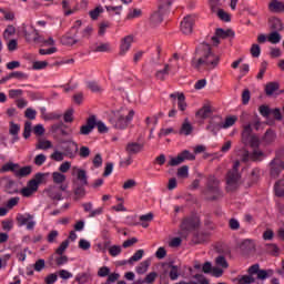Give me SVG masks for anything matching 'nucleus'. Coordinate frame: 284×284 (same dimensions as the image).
Instances as JSON below:
<instances>
[{
    "instance_id": "20e7f679",
    "label": "nucleus",
    "mask_w": 284,
    "mask_h": 284,
    "mask_svg": "<svg viewBox=\"0 0 284 284\" xmlns=\"http://www.w3.org/2000/svg\"><path fill=\"white\" fill-rule=\"evenodd\" d=\"M73 175L77 174V179L78 181H80L81 184H78L74 189H73V194H74V201H79L81 199H84L85 196V187L89 185L88 182V172L83 169H79L78 166H73Z\"/></svg>"
},
{
    "instance_id": "a18cd8bd",
    "label": "nucleus",
    "mask_w": 284,
    "mask_h": 284,
    "mask_svg": "<svg viewBox=\"0 0 284 284\" xmlns=\"http://www.w3.org/2000/svg\"><path fill=\"white\" fill-rule=\"evenodd\" d=\"M150 267V261H143L142 263H140L139 266H136L135 272L138 274H145V272H148V268Z\"/></svg>"
},
{
    "instance_id": "5fc2aeb1",
    "label": "nucleus",
    "mask_w": 284,
    "mask_h": 284,
    "mask_svg": "<svg viewBox=\"0 0 284 284\" xmlns=\"http://www.w3.org/2000/svg\"><path fill=\"white\" fill-rule=\"evenodd\" d=\"M31 134H32V122L26 121L24 122L23 138L24 139H30Z\"/></svg>"
},
{
    "instance_id": "de8ad7c7",
    "label": "nucleus",
    "mask_w": 284,
    "mask_h": 284,
    "mask_svg": "<svg viewBox=\"0 0 284 284\" xmlns=\"http://www.w3.org/2000/svg\"><path fill=\"white\" fill-rule=\"evenodd\" d=\"M255 282H256V280L254 278V275H252V274L243 275L239 278V284H252Z\"/></svg>"
},
{
    "instance_id": "4be33fe9",
    "label": "nucleus",
    "mask_w": 284,
    "mask_h": 284,
    "mask_svg": "<svg viewBox=\"0 0 284 284\" xmlns=\"http://www.w3.org/2000/svg\"><path fill=\"white\" fill-rule=\"evenodd\" d=\"M47 194L49 199H52V201H61L63 199V194L61 193L59 186H50L47 190Z\"/></svg>"
},
{
    "instance_id": "864d4df0",
    "label": "nucleus",
    "mask_w": 284,
    "mask_h": 284,
    "mask_svg": "<svg viewBox=\"0 0 284 284\" xmlns=\"http://www.w3.org/2000/svg\"><path fill=\"white\" fill-rule=\"evenodd\" d=\"M216 14H217L219 19H221V21H225L226 23L232 21L230 13L225 12L223 9H219Z\"/></svg>"
},
{
    "instance_id": "e433bc0d",
    "label": "nucleus",
    "mask_w": 284,
    "mask_h": 284,
    "mask_svg": "<svg viewBox=\"0 0 284 284\" xmlns=\"http://www.w3.org/2000/svg\"><path fill=\"white\" fill-rule=\"evenodd\" d=\"M17 168H19V164L9 162L1 166L0 172H17Z\"/></svg>"
},
{
    "instance_id": "c03bdc74",
    "label": "nucleus",
    "mask_w": 284,
    "mask_h": 284,
    "mask_svg": "<svg viewBox=\"0 0 284 284\" xmlns=\"http://www.w3.org/2000/svg\"><path fill=\"white\" fill-rule=\"evenodd\" d=\"M52 179H53V183H55L57 185H61V183H64L65 181V175L60 172H53Z\"/></svg>"
},
{
    "instance_id": "6e6552de",
    "label": "nucleus",
    "mask_w": 284,
    "mask_h": 284,
    "mask_svg": "<svg viewBox=\"0 0 284 284\" xmlns=\"http://www.w3.org/2000/svg\"><path fill=\"white\" fill-rule=\"evenodd\" d=\"M16 220L19 227H23V225H26L27 230H34V226L37 225V222L34 221V215L30 213H19Z\"/></svg>"
},
{
    "instance_id": "2eb2a0df",
    "label": "nucleus",
    "mask_w": 284,
    "mask_h": 284,
    "mask_svg": "<svg viewBox=\"0 0 284 284\" xmlns=\"http://www.w3.org/2000/svg\"><path fill=\"white\" fill-rule=\"evenodd\" d=\"M247 273L251 275L256 274L258 281H265L270 275L267 274V271L261 270V265L258 264H253L252 266L248 267Z\"/></svg>"
},
{
    "instance_id": "0eeeda50",
    "label": "nucleus",
    "mask_w": 284,
    "mask_h": 284,
    "mask_svg": "<svg viewBox=\"0 0 284 284\" xmlns=\"http://www.w3.org/2000/svg\"><path fill=\"white\" fill-rule=\"evenodd\" d=\"M196 155H194L192 152L189 150L182 151L178 156L171 158L169 161V165L171 168H176V165H181V163H184L185 161H195Z\"/></svg>"
},
{
    "instance_id": "3c124183",
    "label": "nucleus",
    "mask_w": 284,
    "mask_h": 284,
    "mask_svg": "<svg viewBox=\"0 0 284 284\" xmlns=\"http://www.w3.org/2000/svg\"><path fill=\"white\" fill-rule=\"evenodd\" d=\"M33 34H34V37H33L32 41L34 43H38L39 45H44L45 38H43V36H41V34H39V31L37 29H33Z\"/></svg>"
},
{
    "instance_id": "49530a36",
    "label": "nucleus",
    "mask_w": 284,
    "mask_h": 284,
    "mask_svg": "<svg viewBox=\"0 0 284 284\" xmlns=\"http://www.w3.org/2000/svg\"><path fill=\"white\" fill-rule=\"evenodd\" d=\"M236 121H239V118L236 115L227 116L223 122L224 130H227V128H232V125H234Z\"/></svg>"
},
{
    "instance_id": "f257e3e1",
    "label": "nucleus",
    "mask_w": 284,
    "mask_h": 284,
    "mask_svg": "<svg viewBox=\"0 0 284 284\" xmlns=\"http://www.w3.org/2000/svg\"><path fill=\"white\" fill-rule=\"evenodd\" d=\"M221 58L212 52V47L209 43H202L195 49L191 64L194 70H214L219 65Z\"/></svg>"
},
{
    "instance_id": "f03ea898",
    "label": "nucleus",
    "mask_w": 284,
    "mask_h": 284,
    "mask_svg": "<svg viewBox=\"0 0 284 284\" xmlns=\"http://www.w3.org/2000/svg\"><path fill=\"white\" fill-rule=\"evenodd\" d=\"M134 114V110L132 109H120L111 113L109 122L113 128H115V130H125V128L132 123Z\"/></svg>"
},
{
    "instance_id": "f3484780",
    "label": "nucleus",
    "mask_w": 284,
    "mask_h": 284,
    "mask_svg": "<svg viewBox=\"0 0 284 284\" xmlns=\"http://www.w3.org/2000/svg\"><path fill=\"white\" fill-rule=\"evenodd\" d=\"M132 43H134V37L132 36H126L122 39L120 45V57H124V54L128 53L130 48H132Z\"/></svg>"
},
{
    "instance_id": "aec40b11",
    "label": "nucleus",
    "mask_w": 284,
    "mask_h": 284,
    "mask_svg": "<svg viewBox=\"0 0 284 284\" xmlns=\"http://www.w3.org/2000/svg\"><path fill=\"white\" fill-rule=\"evenodd\" d=\"M172 65L170 63H165L162 70H158L155 72V79L158 81H165L170 75Z\"/></svg>"
},
{
    "instance_id": "7c9ffc66",
    "label": "nucleus",
    "mask_w": 284,
    "mask_h": 284,
    "mask_svg": "<svg viewBox=\"0 0 284 284\" xmlns=\"http://www.w3.org/2000/svg\"><path fill=\"white\" fill-rule=\"evenodd\" d=\"M173 2L174 0H160L158 10L168 14L170 12V8H172Z\"/></svg>"
},
{
    "instance_id": "ea45409f",
    "label": "nucleus",
    "mask_w": 284,
    "mask_h": 284,
    "mask_svg": "<svg viewBox=\"0 0 284 284\" xmlns=\"http://www.w3.org/2000/svg\"><path fill=\"white\" fill-rule=\"evenodd\" d=\"M91 52H110V43H100L91 47Z\"/></svg>"
},
{
    "instance_id": "603ef678",
    "label": "nucleus",
    "mask_w": 284,
    "mask_h": 284,
    "mask_svg": "<svg viewBox=\"0 0 284 284\" xmlns=\"http://www.w3.org/2000/svg\"><path fill=\"white\" fill-rule=\"evenodd\" d=\"M258 112L262 116H264V119H267L270 118V115L272 114V109H270V106L265 105V104H262L260 108H258Z\"/></svg>"
},
{
    "instance_id": "473e14b6",
    "label": "nucleus",
    "mask_w": 284,
    "mask_h": 284,
    "mask_svg": "<svg viewBox=\"0 0 284 284\" xmlns=\"http://www.w3.org/2000/svg\"><path fill=\"white\" fill-rule=\"evenodd\" d=\"M210 114H212V109L205 105L195 113V116H197V119H209Z\"/></svg>"
},
{
    "instance_id": "9d476101",
    "label": "nucleus",
    "mask_w": 284,
    "mask_h": 284,
    "mask_svg": "<svg viewBox=\"0 0 284 284\" xmlns=\"http://www.w3.org/2000/svg\"><path fill=\"white\" fill-rule=\"evenodd\" d=\"M199 227H201V219L197 216L186 217L181 224L183 232H192V230H199Z\"/></svg>"
},
{
    "instance_id": "09e8293b",
    "label": "nucleus",
    "mask_w": 284,
    "mask_h": 284,
    "mask_svg": "<svg viewBox=\"0 0 284 284\" xmlns=\"http://www.w3.org/2000/svg\"><path fill=\"white\" fill-rule=\"evenodd\" d=\"M1 225L4 232H10L14 227V221L12 219L3 220Z\"/></svg>"
},
{
    "instance_id": "58836bf2",
    "label": "nucleus",
    "mask_w": 284,
    "mask_h": 284,
    "mask_svg": "<svg viewBox=\"0 0 284 284\" xmlns=\"http://www.w3.org/2000/svg\"><path fill=\"white\" fill-rule=\"evenodd\" d=\"M215 265H217V267H222L223 270H227L230 267L227 260L223 255H219L215 258Z\"/></svg>"
},
{
    "instance_id": "b1692460",
    "label": "nucleus",
    "mask_w": 284,
    "mask_h": 284,
    "mask_svg": "<svg viewBox=\"0 0 284 284\" xmlns=\"http://www.w3.org/2000/svg\"><path fill=\"white\" fill-rule=\"evenodd\" d=\"M266 158L267 154H265V152H263V150L261 149H253V151L251 152V161H253L254 163H261V161Z\"/></svg>"
},
{
    "instance_id": "4468645a",
    "label": "nucleus",
    "mask_w": 284,
    "mask_h": 284,
    "mask_svg": "<svg viewBox=\"0 0 284 284\" xmlns=\"http://www.w3.org/2000/svg\"><path fill=\"white\" fill-rule=\"evenodd\" d=\"M181 32L183 34H192V30H194V17L186 16L180 24Z\"/></svg>"
},
{
    "instance_id": "c9c22d12",
    "label": "nucleus",
    "mask_w": 284,
    "mask_h": 284,
    "mask_svg": "<svg viewBox=\"0 0 284 284\" xmlns=\"http://www.w3.org/2000/svg\"><path fill=\"white\" fill-rule=\"evenodd\" d=\"M178 108L181 112L187 110V102H185V94H178Z\"/></svg>"
},
{
    "instance_id": "a19ab883",
    "label": "nucleus",
    "mask_w": 284,
    "mask_h": 284,
    "mask_svg": "<svg viewBox=\"0 0 284 284\" xmlns=\"http://www.w3.org/2000/svg\"><path fill=\"white\" fill-rule=\"evenodd\" d=\"M52 148V142L50 140H40L36 145V150H50Z\"/></svg>"
},
{
    "instance_id": "72a5a7b5",
    "label": "nucleus",
    "mask_w": 284,
    "mask_h": 284,
    "mask_svg": "<svg viewBox=\"0 0 284 284\" xmlns=\"http://www.w3.org/2000/svg\"><path fill=\"white\" fill-rule=\"evenodd\" d=\"M14 34H17V28H14L12 24H9L3 31L4 41L10 40V37H14Z\"/></svg>"
},
{
    "instance_id": "4d7b16f0",
    "label": "nucleus",
    "mask_w": 284,
    "mask_h": 284,
    "mask_svg": "<svg viewBox=\"0 0 284 284\" xmlns=\"http://www.w3.org/2000/svg\"><path fill=\"white\" fill-rule=\"evenodd\" d=\"M45 161H48V158L45 156V154L40 153L38 155H36L34 158V165H38L39 168H41V165H43V163H45Z\"/></svg>"
},
{
    "instance_id": "5701e85b",
    "label": "nucleus",
    "mask_w": 284,
    "mask_h": 284,
    "mask_svg": "<svg viewBox=\"0 0 284 284\" xmlns=\"http://www.w3.org/2000/svg\"><path fill=\"white\" fill-rule=\"evenodd\" d=\"M194 132V126H192V123H190V120L186 118L184 119V122L181 125L179 134H183L184 136H190Z\"/></svg>"
},
{
    "instance_id": "412c9836",
    "label": "nucleus",
    "mask_w": 284,
    "mask_h": 284,
    "mask_svg": "<svg viewBox=\"0 0 284 284\" xmlns=\"http://www.w3.org/2000/svg\"><path fill=\"white\" fill-rule=\"evenodd\" d=\"M268 10L270 12H273V14H281L284 12V1H271L268 3Z\"/></svg>"
},
{
    "instance_id": "c756f323",
    "label": "nucleus",
    "mask_w": 284,
    "mask_h": 284,
    "mask_svg": "<svg viewBox=\"0 0 284 284\" xmlns=\"http://www.w3.org/2000/svg\"><path fill=\"white\" fill-rule=\"evenodd\" d=\"M266 253L270 254L271 256H278L281 254V248L278 245L274 243H268L265 245Z\"/></svg>"
},
{
    "instance_id": "bb28decb",
    "label": "nucleus",
    "mask_w": 284,
    "mask_h": 284,
    "mask_svg": "<svg viewBox=\"0 0 284 284\" xmlns=\"http://www.w3.org/2000/svg\"><path fill=\"white\" fill-rule=\"evenodd\" d=\"M30 174H32V166L30 165L22 166L21 169L14 171V176L18 179L30 176Z\"/></svg>"
},
{
    "instance_id": "1a4fd4ad",
    "label": "nucleus",
    "mask_w": 284,
    "mask_h": 284,
    "mask_svg": "<svg viewBox=\"0 0 284 284\" xmlns=\"http://www.w3.org/2000/svg\"><path fill=\"white\" fill-rule=\"evenodd\" d=\"M67 144L63 146L64 156L67 159H77L79 155V143L74 140H68Z\"/></svg>"
},
{
    "instance_id": "2f4dec72",
    "label": "nucleus",
    "mask_w": 284,
    "mask_h": 284,
    "mask_svg": "<svg viewBox=\"0 0 284 284\" xmlns=\"http://www.w3.org/2000/svg\"><path fill=\"white\" fill-rule=\"evenodd\" d=\"M278 88H281V84H278V82H268L265 87L266 95L272 97L274 92H277Z\"/></svg>"
},
{
    "instance_id": "0e129e2a",
    "label": "nucleus",
    "mask_w": 284,
    "mask_h": 284,
    "mask_svg": "<svg viewBox=\"0 0 284 284\" xmlns=\"http://www.w3.org/2000/svg\"><path fill=\"white\" fill-rule=\"evenodd\" d=\"M251 54L254 59H258L261 57V45L252 44Z\"/></svg>"
},
{
    "instance_id": "052dcab7",
    "label": "nucleus",
    "mask_w": 284,
    "mask_h": 284,
    "mask_svg": "<svg viewBox=\"0 0 284 284\" xmlns=\"http://www.w3.org/2000/svg\"><path fill=\"white\" fill-rule=\"evenodd\" d=\"M50 159H51L52 161L61 162V161H63V159H65V154H64V152H61V151H54V152L50 155Z\"/></svg>"
},
{
    "instance_id": "423d86ee",
    "label": "nucleus",
    "mask_w": 284,
    "mask_h": 284,
    "mask_svg": "<svg viewBox=\"0 0 284 284\" xmlns=\"http://www.w3.org/2000/svg\"><path fill=\"white\" fill-rule=\"evenodd\" d=\"M242 143L250 145L253 150L261 148V138L256 134H252V124H245L242 130Z\"/></svg>"
},
{
    "instance_id": "37998d69",
    "label": "nucleus",
    "mask_w": 284,
    "mask_h": 284,
    "mask_svg": "<svg viewBox=\"0 0 284 284\" xmlns=\"http://www.w3.org/2000/svg\"><path fill=\"white\" fill-rule=\"evenodd\" d=\"M178 176L180 179H187L190 176V166L183 165L180 169H178Z\"/></svg>"
},
{
    "instance_id": "39448f33",
    "label": "nucleus",
    "mask_w": 284,
    "mask_h": 284,
    "mask_svg": "<svg viewBox=\"0 0 284 284\" xmlns=\"http://www.w3.org/2000/svg\"><path fill=\"white\" fill-rule=\"evenodd\" d=\"M239 168H241V161L236 160L233 163V168L226 174V192L239 190V185H241V173H239Z\"/></svg>"
},
{
    "instance_id": "a211bd4d",
    "label": "nucleus",
    "mask_w": 284,
    "mask_h": 284,
    "mask_svg": "<svg viewBox=\"0 0 284 284\" xmlns=\"http://www.w3.org/2000/svg\"><path fill=\"white\" fill-rule=\"evenodd\" d=\"M165 12L161 11V9H158V11L153 12L150 18V24L153 28H156V26H161L163 23V17H165Z\"/></svg>"
},
{
    "instance_id": "79ce46f5",
    "label": "nucleus",
    "mask_w": 284,
    "mask_h": 284,
    "mask_svg": "<svg viewBox=\"0 0 284 284\" xmlns=\"http://www.w3.org/2000/svg\"><path fill=\"white\" fill-rule=\"evenodd\" d=\"M267 41L273 44L281 43V33H278V31L271 32L267 37Z\"/></svg>"
},
{
    "instance_id": "f704fd0d",
    "label": "nucleus",
    "mask_w": 284,
    "mask_h": 284,
    "mask_svg": "<svg viewBox=\"0 0 284 284\" xmlns=\"http://www.w3.org/2000/svg\"><path fill=\"white\" fill-rule=\"evenodd\" d=\"M154 220V214L148 213L140 216L141 225L145 229L150 226V222Z\"/></svg>"
},
{
    "instance_id": "6e6d98bb",
    "label": "nucleus",
    "mask_w": 284,
    "mask_h": 284,
    "mask_svg": "<svg viewBox=\"0 0 284 284\" xmlns=\"http://www.w3.org/2000/svg\"><path fill=\"white\" fill-rule=\"evenodd\" d=\"M75 281L79 284H85L90 281V274L88 273H81L75 276Z\"/></svg>"
},
{
    "instance_id": "cd10ccee",
    "label": "nucleus",
    "mask_w": 284,
    "mask_h": 284,
    "mask_svg": "<svg viewBox=\"0 0 284 284\" xmlns=\"http://www.w3.org/2000/svg\"><path fill=\"white\" fill-rule=\"evenodd\" d=\"M19 132H21V125L10 122L9 134L13 136V141H19Z\"/></svg>"
},
{
    "instance_id": "e2e57ef3",
    "label": "nucleus",
    "mask_w": 284,
    "mask_h": 284,
    "mask_svg": "<svg viewBox=\"0 0 284 284\" xmlns=\"http://www.w3.org/2000/svg\"><path fill=\"white\" fill-rule=\"evenodd\" d=\"M57 239H59V231L53 230V231L49 232V234L47 236L48 243H57Z\"/></svg>"
},
{
    "instance_id": "8fccbe9b",
    "label": "nucleus",
    "mask_w": 284,
    "mask_h": 284,
    "mask_svg": "<svg viewBox=\"0 0 284 284\" xmlns=\"http://www.w3.org/2000/svg\"><path fill=\"white\" fill-rule=\"evenodd\" d=\"M70 246V240H64L59 247L55 250V254L58 256H63V252H65V248Z\"/></svg>"
},
{
    "instance_id": "680f3d73",
    "label": "nucleus",
    "mask_w": 284,
    "mask_h": 284,
    "mask_svg": "<svg viewBox=\"0 0 284 284\" xmlns=\"http://www.w3.org/2000/svg\"><path fill=\"white\" fill-rule=\"evenodd\" d=\"M170 267H171V271L169 273V276L171 281H176V278H179V266L170 265Z\"/></svg>"
},
{
    "instance_id": "338daca9",
    "label": "nucleus",
    "mask_w": 284,
    "mask_h": 284,
    "mask_svg": "<svg viewBox=\"0 0 284 284\" xmlns=\"http://www.w3.org/2000/svg\"><path fill=\"white\" fill-rule=\"evenodd\" d=\"M87 88H89L91 92H101V85H99V83L95 81H89L87 83Z\"/></svg>"
},
{
    "instance_id": "4c0bfd02",
    "label": "nucleus",
    "mask_w": 284,
    "mask_h": 284,
    "mask_svg": "<svg viewBox=\"0 0 284 284\" xmlns=\"http://www.w3.org/2000/svg\"><path fill=\"white\" fill-rule=\"evenodd\" d=\"M61 43L62 45H75V43H79V40H77L74 37L65 34L61 38Z\"/></svg>"
},
{
    "instance_id": "774afa93",
    "label": "nucleus",
    "mask_w": 284,
    "mask_h": 284,
    "mask_svg": "<svg viewBox=\"0 0 284 284\" xmlns=\"http://www.w3.org/2000/svg\"><path fill=\"white\" fill-rule=\"evenodd\" d=\"M79 156L81 159H88L90 156V148L89 146H81L80 150H78Z\"/></svg>"
},
{
    "instance_id": "dca6fc26",
    "label": "nucleus",
    "mask_w": 284,
    "mask_h": 284,
    "mask_svg": "<svg viewBox=\"0 0 284 284\" xmlns=\"http://www.w3.org/2000/svg\"><path fill=\"white\" fill-rule=\"evenodd\" d=\"M268 168H270V176L272 179H278V176H281V172L283 171V169L281 168L278 159H273L268 163Z\"/></svg>"
},
{
    "instance_id": "9b49d317",
    "label": "nucleus",
    "mask_w": 284,
    "mask_h": 284,
    "mask_svg": "<svg viewBox=\"0 0 284 284\" xmlns=\"http://www.w3.org/2000/svg\"><path fill=\"white\" fill-rule=\"evenodd\" d=\"M223 129V118L220 115L213 116L210 120L209 125L206 126V130H209V132H212V134L214 135L219 134V132H221V130Z\"/></svg>"
},
{
    "instance_id": "bf43d9fd",
    "label": "nucleus",
    "mask_w": 284,
    "mask_h": 284,
    "mask_svg": "<svg viewBox=\"0 0 284 284\" xmlns=\"http://www.w3.org/2000/svg\"><path fill=\"white\" fill-rule=\"evenodd\" d=\"M121 252H123V248H121L120 245H112L109 248V254H110V256H113V257L119 256V254H121Z\"/></svg>"
},
{
    "instance_id": "13d9d810",
    "label": "nucleus",
    "mask_w": 284,
    "mask_h": 284,
    "mask_svg": "<svg viewBox=\"0 0 284 284\" xmlns=\"http://www.w3.org/2000/svg\"><path fill=\"white\" fill-rule=\"evenodd\" d=\"M143 254H145V251L138 250L133 256L130 257L129 263H135L136 261H141L143 258Z\"/></svg>"
},
{
    "instance_id": "c85d7f7f",
    "label": "nucleus",
    "mask_w": 284,
    "mask_h": 284,
    "mask_svg": "<svg viewBox=\"0 0 284 284\" xmlns=\"http://www.w3.org/2000/svg\"><path fill=\"white\" fill-rule=\"evenodd\" d=\"M4 190L8 192V194H17L19 190L17 189V183L14 180L8 179L4 184Z\"/></svg>"
},
{
    "instance_id": "f8f14e48",
    "label": "nucleus",
    "mask_w": 284,
    "mask_h": 284,
    "mask_svg": "<svg viewBox=\"0 0 284 284\" xmlns=\"http://www.w3.org/2000/svg\"><path fill=\"white\" fill-rule=\"evenodd\" d=\"M230 37H234V31L232 29L223 30L216 29L215 34L211 38L213 45H219L221 43V39H230Z\"/></svg>"
},
{
    "instance_id": "ddd939ff",
    "label": "nucleus",
    "mask_w": 284,
    "mask_h": 284,
    "mask_svg": "<svg viewBox=\"0 0 284 284\" xmlns=\"http://www.w3.org/2000/svg\"><path fill=\"white\" fill-rule=\"evenodd\" d=\"M97 128V115H90L87 123L80 128V134L88 136Z\"/></svg>"
},
{
    "instance_id": "7ed1b4c3",
    "label": "nucleus",
    "mask_w": 284,
    "mask_h": 284,
    "mask_svg": "<svg viewBox=\"0 0 284 284\" xmlns=\"http://www.w3.org/2000/svg\"><path fill=\"white\" fill-rule=\"evenodd\" d=\"M207 201H219L223 199V191H221V181L214 175H209L206 179V189L203 191Z\"/></svg>"
},
{
    "instance_id": "a878e982",
    "label": "nucleus",
    "mask_w": 284,
    "mask_h": 284,
    "mask_svg": "<svg viewBox=\"0 0 284 284\" xmlns=\"http://www.w3.org/2000/svg\"><path fill=\"white\" fill-rule=\"evenodd\" d=\"M262 141L266 145H272V143H274L276 141V133H274V131H272V129L266 130V132L262 136Z\"/></svg>"
},
{
    "instance_id": "69168bd1",
    "label": "nucleus",
    "mask_w": 284,
    "mask_h": 284,
    "mask_svg": "<svg viewBox=\"0 0 284 284\" xmlns=\"http://www.w3.org/2000/svg\"><path fill=\"white\" fill-rule=\"evenodd\" d=\"M1 14L4 17V21H14V12L7 11L6 9L0 8Z\"/></svg>"
},
{
    "instance_id": "393cba45",
    "label": "nucleus",
    "mask_w": 284,
    "mask_h": 284,
    "mask_svg": "<svg viewBox=\"0 0 284 284\" xmlns=\"http://www.w3.org/2000/svg\"><path fill=\"white\" fill-rule=\"evenodd\" d=\"M270 28L273 30V32H283L284 26L283 21L278 18H272L270 20Z\"/></svg>"
},
{
    "instance_id": "6ab92c4d",
    "label": "nucleus",
    "mask_w": 284,
    "mask_h": 284,
    "mask_svg": "<svg viewBox=\"0 0 284 284\" xmlns=\"http://www.w3.org/2000/svg\"><path fill=\"white\" fill-rule=\"evenodd\" d=\"M142 151H143V144L138 142H129L125 146V152L130 156H132V154H139V152H142Z\"/></svg>"
}]
</instances>
